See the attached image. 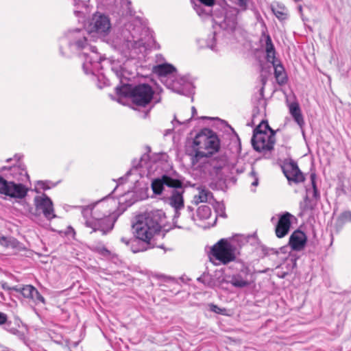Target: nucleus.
Wrapping results in <instances>:
<instances>
[{
    "label": "nucleus",
    "mask_w": 351,
    "mask_h": 351,
    "mask_svg": "<svg viewBox=\"0 0 351 351\" xmlns=\"http://www.w3.org/2000/svg\"><path fill=\"white\" fill-rule=\"evenodd\" d=\"M87 31L84 29H75L69 31L64 37L60 39V51L62 56L70 58L79 51L84 60L82 68L86 74L95 75L101 69V56L95 47L87 43Z\"/></svg>",
    "instance_id": "obj_1"
},
{
    "label": "nucleus",
    "mask_w": 351,
    "mask_h": 351,
    "mask_svg": "<svg viewBox=\"0 0 351 351\" xmlns=\"http://www.w3.org/2000/svg\"><path fill=\"white\" fill-rule=\"evenodd\" d=\"M152 189L154 194L162 195V198L167 199L169 204L175 208L173 219L175 227L182 229L187 228L188 222L195 221L193 208L191 206H188L186 208L187 218L182 219L180 222L178 220L180 216V210L184 207L182 195L184 190L180 180L164 175L152 181Z\"/></svg>",
    "instance_id": "obj_2"
},
{
    "label": "nucleus",
    "mask_w": 351,
    "mask_h": 351,
    "mask_svg": "<svg viewBox=\"0 0 351 351\" xmlns=\"http://www.w3.org/2000/svg\"><path fill=\"white\" fill-rule=\"evenodd\" d=\"M131 32L128 29H123L120 34L112 40L113 47L126 58L134 59L146 49L155 45L152 34L148 29H144L140 37L136 35V30Z\"/></svg>",
    "instance_id": "obj_3"
},
{
    "label": "nucleus",
    "mask_w": 351,
    "mask_h": 351,
    "mask_svg": "<svg viewBox=\"0 0 351 351\" xmlns=\"http://www.w3.org/2000/svg\"><path fill=\"white\" fill-rule=\"evenodd\" d=\"M108 206L107 202L101 200L82 207L84 224L91 228L92 232L100 231L102 235H105L113 229L118 215L108 209Z\"/></svg>",
    "instance_id": "obj_4"
},
{
    "label": "nucleus",
    "mask_w": 351,
    "mask_h": 351,
    "mask_svg": "<svg viewBox=\"0 0 351 351\" xmlns=\"http://www.w3.org/2000/svg\"><path fill=\"white\" fill-rule=\"evenodd\" d=\"M165 220V214L162 210H152L138 215L132 224L134 236L149 244L154 236L160 231Z\"/></svg>",
    "instance_id": "obj_5"
},
{
    "label": "nucleus",
    "mask_w": 351,
    "mask_h": 351,
    "mask_svg": "<svg viewBox=\"0 0 351 351\" xmlns=\"http://www.w3.org/2000/svg\"><path fill=\"white\" fill-rule=\"evenodd\" d=\"M220 147V142L215 133L210 129H203L196 134L191 149L186 152L191 156V164L195 165L202 158H208L217 152Z\"/></svg>",
    "instance_id": "obj_6"
},
{
    "label": "nucleus",
    "mask_w": 351,
    "mask_h": 351,
    "mask_svg": "<svg viewBox=\"0 0 351 351\" xmlns=\"http://www.w3.org/2000/svg\"><path fill=\"white\" fill-rule=\"evenodd\" d=\"M116 93L119 96L130 97L136 106L145 107L152 101L154 90L147 84H123L116 87Z\"/></svg>",
    "instance_id": "obj_7"
},
{
    "label": "nucleus",
    "mask_w": 351,
    "mask_h": 351,
    "mask_svg": "<svg viewBox=\"0 0 351 351\" xmlns=\"http://www.w3.org/2000/svg\"><path fill=\"white\" fill-rule=\"evenodd\" d=\"M264 127L269 128V124L267 121H262L260 124L254 130L253 136L251 139L253 148L258 152H265L271 151L276 143L275 132L271 130V132H263L259 130Z\"/></svg>",
    "instance_id": "obj_8"
},
{
    "label": "nucleus",
    "mask_w": 351,
    "mask_h": 351,
    "mask_svg": "<svg viewBox=\"0 0 351 351\" xmlns=\"http://www.w3.org/2000/svg\"><path fill=\"white\" fill-rule=\"evenodd\" d=\"M262 36L265 39V51L267 62L272 64L274 69V76L279 84H284L287 81V76L285 68L280 61L277 60L275 56L276 51L272 43L270 36L263 32Z\"/></svg>",
    "instance_id": "obj_9"
},
{
    "label": "nucleus",
    "mask_w": 351,
    "mask_h": 351,
    "mask_svg": "<svg viewBox=\"0 0 351 351\" xmlns=\"http://www.w3.org/2000/svg\"><path fill=\"white\" fill-rule=\"evenodd\" d=\"M209 257L212 261L215 260L219 263L228 264L235 259L234 248L230 242L222 239L212 247Z\"/></svg>",
    "instance_id": "obj_10"
},
{
    "label": "nucleus",
    "mask_w": 351,
    "mask_h": 351,
    "mask_svg": "<svg viewBox=\"0 0 351 351\" xmlns=\"http://www.w3.org/2000/svg\"><path fill=\"white\" fill-rule=\"evenodd\" d=\"M14 160L16 161L17 164L10 167L4 166L0 169V173L5 177L4 178L7 180L13 178L21 182L29 180V177L25 165L19 161V159L17 158L16 155L14 156ZM12 160H13V158H8L6 162H9Z\"/></svg>",
    "instance_id": "obj_11"
},
{
    "label": "nucleus",
    "mask_w": 351,
    "mask_h": 351,
    "mask_svg": "<svg viewBox=\"0 0 351 351\" xmlns=\"http://www.w3.org/2000/svg\"><path fill=\"white\" fill-rule=\"evenodd\" d=\"M28 192V189L21 183L8 181L0 176V193L16 199L24 198Z\"/></svg>",
    "instance_id": "obj_12"
},
{
    "label": "nucleus",
    "mask_w": 351,
    "mask_h": 351,
    "mask_svg": "<svg viewBox=\"0 0 351 351\" xmlns=\"http://www.w3.org/2000/svg\"><path fill=\"white\" fill-rule=\"evenodd\" d=\"M88 28L90 32H95L105 36L110 32L111 28L110 19L108 16L96 12L89 23Z\"/></svg>",
    "instance_id": "obj_13"
},
{
    "label": "nucleus",
    "mask_w": 351,
    "mask_h": 351,
    "mask_svg": "<svg viewBox=\"0 0 351 351\" xmlns=\"http://www.w3.org/2000/svg\"><path fill=\"white\" fill-rule=\"evenodd\" d=\"M252 272L248 267H243L238 272L230 277L228 282L236 288L250 287L253 282Z\"/></svg>",
    "instance_id": "obj_14"
},
{
    "label": "nucleus",
    "mask_w": 351,
    "mask_h": 351,
    "mask_svg": "<svg viewBox=\"0 0 351 351\" xmlns=\"http://www.w3.org/2000/svg\"><path fill=\"white\" fill-rule=\"evenodd\" d=\"M282 169L289 182H292L298 184L304 181V176L300 170L297 162L294 160L291 159L285 160Z\"/></svg>",
    "instance_id": "obj_15"
},
{
    "label": "nucleus",
    "mask_w": 351,
    "mask_h": 351,
    "mask_svg": "<svg viewBox=\"0 0 351 351\" xmlns=\"http://www.w3.org/2000/svg\"><path fill=\"white\" fill-rule=\"evenodd\" d=\"M34 204L37 210H41L47 219H52L56 216L54 214L53 205L51 199L45 194L34 197Z\"/></svg>",
    "instance_id": "obj_16"
},
{
    "label": "nucleus",
    "mask_w": 351,
    "mask_h": 351,
    "mask_svg": "<svg viewBox=\"0 0 351 351\" xmlns=\"http://www.w3.org/2000/svg\"><path fill=\"white\" fill-rule=\"evenodd\" d=\"M10 289L21 293L24 298L31 299L35 302L45 303L43 296L32 285H27L22 287L16 286L10 288Z\"/></svg>",
    "instance_id": "obj_17"
},
{
    "label": "nucleus",
    "mask_w": 351,
    "mask_h": 351,
    "mask_svg": "<svg viewBox=\"0 0 351 351\" xmlns=\"http://www.w3.org/2000/svg\"><path fill=\"white\" fill-rule=\"evenodd\" d=\"M292 217H293V216L288 212L280 216L275 230L276 235L278 238H283L288 234L291 227V219Z\"/></svg>",
    "instance_id": "obj_18"
},
{
    "label": "nucleus",
    "mask_w": 351,
    "mask_h": 351,
    "mask_svg": "<svg viewBox=\"0 0 351 351\" xmlns=\"http://www.w3.org/2000/svg\"><path fill=\"white\" fill-rule=\"evenodd\" d=\"M307 237L301 230L294 231L289 237V244L295 251L302 250L306 245Z\"/></svg>",
    "instance_id": "obj_19"
},
{
    "label": "nucleus",
    "mask_w": 351,
    "mask_h": 351,
    "mask_svg": "<svg viewBox=\"0 0 351 351\" xmlns=\"http://www.w3.org/2000/svg\"><path fill=\"white\" fill-rule=\"evenodd\" d=\"M289 113L293 117V120L302 128L304 125V120L300 108L299 104L296 101L292 102L288 105Z\"/></svg>",
    "instance_id": "obj_20"
},
{
    "label": "nucleus",
    "mask_w": 351,
    "mask_h": 351,
    "mask_svg": "<svg viewBox=\"0 0 351 351\" xmlns=\"http://www.w3.org/2000/svg\"><path fill=\"white\" fill-rule=\"evenodd\" d=\"M176 68L170 64H162L154 67L153 71L159 76H167L175 72Z\"/></svg>",
    "instance_id": "obj_21"
},
{
    "label": "nucleus",
    "mask_w": 351,
    "mask_h": 351,
    "mask_svg": "<svg viewBox=\"0 0 351 351\" xmlns=\"http://www.w3.org/2000/svg\"><path fill=\"white\" fill-rule=\"evenodd\" d=\"M237 24V16L234 14L227 13L223 21L220 23L221 28L232 31L236 28Z\"/></svg>",
    "instance_id": "obj_22"
},
{
    "label": "nucleus",
    "mask_w": 351,
    "mask_h": 351,
    "mask_svg": "<svg viewBox=\"0 0 351 351\" xmlns=\"http://www.w3.org/2000/svg\"><path fill=\"white\" fill-rule=\"evenodd\" d=\"M193 9L196 13L202 18L209 16L211 13L210 7L204 6L203 3H196L194 0H191Z\"/></svg>",
    "instance_id": "obj_23"
},
{
    "label": "nucleus",
    "mask_w": 351,
    "mask_h": 351,
    "mask_svg": "<svg viewBox=\"0 0 351 351\" xmlns=\"http://www.w3.org/2000/svg\"><path fill=\"white\" fill-rule=\"evenodd\" d=\"M0 245L5 248L18 249L20 243L14 237L0 235Z\"/></svg>",
    "instance_id": "obj_24"
},
{
    "label": "nucleus",
    "mask_w": 351,
    "mask_h": 351,
    "mask_svg": "<svg viewBox=\"0 0 351 351\" xmlns=\"http://www.w3.org/2000/svg\"><path fill=\"white\" fill-rule=\"evenodd\" d=\"M121 241L125 244L128 246H130V250L134 253H137L139 252H143L147 250V247H134V245L140 243V239L134 236V237L131 239H128L126 237H122L121 239Z\"/></svg>",
    "instance_id": "obj_25"
},
{
    "label": "nucleus",
    "mask_w": 351,
    "mask_h": 351,
    "mask_svg": "<svg viewBox=\"0 0 351 351\" xmlns=\"http://www.w3.org/2000/svg\"><path fill=\"white\" fill-rule=\"evenodd\" d=\"M213 197L212 193L205 189H199L197 195H195L193 197V202L195 204H198L201 202H206Z\"/></svg>",
    "instance_id": "obj_26"
},
{
    "label": "nucleus",
    "mask_w": 351,
    "mask_h": 351,
    "mask_svg": "<svg viewBox=\"0 0 351 351\" xmlns=\"http://www.w3.org/2000/svg\"><path fill=\"white\" fill-rule=\"evenodd\" d=\"M316 174L315 173L313 172L310 175V179H311V183L312 189L306 188V191L307 194H310L312 193L313 198L315 200V202H317V200L320 198V194L317 189V184H316Z\"/></svg>",
    "instance_id": "obj_27"
},
{
    "label": "nucleus",
    "mask_w": 351,
    "mask_h": 351,
    "mask_svg": "<svg viewBox=\"0 0 351 351\" xmlns=\"http://www.w3.org/2000/svg\"><path fill=\"white\" fill-rule=\"evenodd\" d=\"M315 204L316 202L313 204V201L311 200L308 197V195H306L304 199V201L300 204V216H303L306 215L308 211L313 210Z\"/></svg>",
    "instance_id": "obj_28"
},
{
    "label": "nucleus",
    "mask_w": 351,
    "mask_h": 351,
    "mask_svg": "<svg viewBox=\"0 0 351 351\" xmlns=\"http://www.w3.org/2000/svg\"><path fill=\"white\" fill-rule=\"evenodd\" d=\"M111 70L120 80L121 82H123V80L127 78L125 75L126 71L123 68V66L119 64V62L113 61L112 62Z\"/></svg>",
    "instance_id": "obj_29"
},
{
    "label": "nucleus",
    "mask_w": 351,
    "mask_h": 351,
    "mask_svg": "<svg viewBox=\"0 0 351 351\" xmlns=\"http://www.w3.org/2000/svg\"><path fill=\"white\" fill-rule=\"evenodd\" d=\"M147 153L144 154L139 160L136 161V160H134L132 162V167L135 169H137L138 167H143L144 166H146L148 165V162L149 161L150 157L149 155V153L151 152V147L149 146L146 147Z\"/></svg>",
    "instance_id": "obj_30"
},
{
    "label": "nucleus",
    "mask_w": 351,
    "mask_h": 351,
    "mask_svg": "<svg viewBox=\"0 0 351 351\" xmlns=\"http://www.w3.org/2000/svg\"><path fill=\"white\" fill-rule=\"evenodd\" d=\"M274 15L280 21H283L287 18V10L284 5L277 4L271 8Z\"/></svg>",
    "instance_id": "obj_31"
},
{
    "label": "nucleus",
    "mask_w": 351,
    "mask_h": 351,
    "mask_svg": "<svg viewBox=\"0 0 351 351\" xmlns=\"http://www.w3.org/2000/svg\"><path fill=\"white\" fill-rule=\"evenodd\" d=\"M197 215L200 219H207L211 215V208L209 206H200L197 210Z\"/></svg>",
    "instance_id": "obj_32"
},
{
    "label": "nucleus",
    "mask_w": 351,
    "mask_h": 351,
    "mask_svg": "<svg viewBox=\"0 0 351 351\" xmlns=\"http://www.w3.org/2000/svg\"><path fill=\"white\" fill-rule=\"evenodd\" d=\"M93 251L99 254L104 257H110L111 252L108 250L102 243L93 244L91 247Z\"/></svg>",
    "instance_id": "obj_33"
},
{
    "label": "nucleus",
    "mask_w": 351,
    "mask_h": 351,
    "mask_svg": "<svg viewBox=\"0 0 351 351\" xmlns=\"http://www.w3.org/2000/svg\"><path fill=\"white\" fill-rule=\"evenodd\" d=\"M50 189L49 181L38 180L36 182L34 191L37 193H40L41 190H47Z\"/></svg>",
    "instance_id": "obj_34"
},
{
    "label": "nucleus",
    "mask_w": 351,
    "mask_h": 351,
    "mask_svg": "<svg viewBox=\"0 0 351 351\" xmlns=\"http://www.w3.org/2000/svg\"><path fill=\"white\" fill-rule=\"evenodd\" d=\"M339 220L341 223H347V222H351V211H345L343 212L339 217Z\"/></svg>",
    "instance_id": "obj_35"
},
{
    "label": "nucleus",
    "mask_w": 351,
    "mask_h": 351,
    "mask_svg": "<svg viewBox=\"0 0 351 351\" xmlns=\"http://www.w3.org/2000/svg\"><path fill=\"white\" fill-rule=\"evenodd\" d=\"M208 306H209L210 311L212 312H214L215 313L220 314V315H225V313L226 312V308H221L219 307L218 306H217L216 304H210Z\"/></svg>",
    "instance_id": "obj_36"
},
{
    "label": "nucleus",
    "mask_w": 351,
    "mask_h": 351,
    "mask_svg": "<svg viewBox=\"0 0 351 351\" xmlns=\"http://www.w3.org/2000/svg\"><path fill=\"white\" fill-rule=\"evenodd\" d=\"M215 41V32H213V34L211 36V38L207 40V47L213 51H216L215 45L214 44Z\"/></svg>",
    "instance_id": "obj_37"
},
{
    "label": "nucleus",
    "mask_w": 351,
    "mask_h": 351,
    "mask_svg": "<svg viewBox=\"0 0 351 351\" xmlns=\"http://www.w3.org/2000/svg\"><path fill=\"white\" fill-rule=\"evenodd\" d=\"M198 2L203 3L204 6L211 7L215 3V0H198Z\"/></svg>",
    "instance_id": "obj_38"
},
{
    "label": "nucleus",
    "mask_w": 351,
    "mask_h": 351,
    "mask_svg": "<svg viewBox=\"0 0 351 351\" xmlns=\"http://www.w3.org/2000/svg\"><path fill=\"white\" fill-rule=\"evenodd\" d=\"M251 175L254 178V181L252 182V186H258V178L256 176V173H255L254 171H252Z\"/></svg>",
    "instance_id": "obj_39"
},
{
    "label": "nucleus",
    "mask_w": 351,
    "mask_h": 351,
    "mask_svg": "<svg viewBox=\"0 0 351 351\" xmlns=\"http://www.w3.org/2000/svg\"><path fill=\"white\" fill-rule=\"evenodd\" d=\"M8 316L6 314L0 312V325L4 324L7 322Z\"/></svg>",
    "instance_id": "obj_40"
},
{
    "label": "nucleus",
    "mask_w": 351,
    "mask_h": 351,
    "mask_svg": "<svg viewBox=\"0 0 351 351\" xmlns=\"http://www.w3.org/2000/svg\"><path fill=\"white\" fill-rule=\"evenodd\" d=\"M237 5L242 10H245L247 8V0H237Z\"/></svg>",
    "instance_id": "obj_41"
},
{
    "label": "nucleus",
    "mask_w": 351,
    "mask_h": 351,
    "mask_svg": "<svg viewBox=\"0 0 351 351\" xmlns=\"http://www.w3.org/2000/svg\"><path fill=\"white\" fill-rule=\"evenodd\" d=\"M225 164H226V161L224 160H221L219 165H213L215 169H216L217 170H219V169H222V167L225 165Z\"/></svg>",
    "instance_id": "obj_42"
},
{
    "label": "nucleus",
    "mask_w": 351,
    "mask_h": 351,
    "mask_svg": "<svg viewBox=\"0 0 351 351\" xmlns=\"http://www.w3.org/2000/svg\"><path fill=\"white\" fill-rule=\"evenodd\" d=\"M271 130H272L270 127L269 126V128H265L264 127H262L259 131L263 132H271Z\"/></svg>",
    "instance_id": "obj_43"
},
{
    "label": "nucleus",
    "mask_w": 351,
    "mask_h": 351,
    "mask_svg": "<svg viewBox=\"0 0 351 351\" xmlns=\"http://www.w3.org/2000/svg\"><path fill=\"white\" fill-rule=\"evenodd\" d=\"M80 4L84 5V3L81 1L80 0H74V5L75 6H80Z\"/></svg>",
    "instance_id": "obj_44"
},
{
    "label": "nucleus",
    "mask_w": 351,
    "mask_h": 351,
    "mask_svg": "<svg viewBox=\"0 0 351 351\" xmlns=\"http://www.w3.org/2000/svg\"><path fill=\"white\" fill-rule=\"evenodd\" d=\"M263 91H264V88L262 87L260 90V97H261V101H263Z\"/></svg>",
    "instance_id": "obj_45"
},
{
    "label": "nucleus",
    "mask_w": 351,
    "mask_h": 351,
    "mask_svg": "<svg viewBox=\"0 0 351 351\" xmlns=\"http://www.w3.org/2000/svg\"><path fill=\"white\" fill-rule=\"evenodd\" d=\"M191 110H192V117H193L195 115V114L197 113V111L194 106L192 107Z\"/></svg>",
    "instance_id": "obj_46"
},
{
    "label": "nucleus",
    "mask_w": 351,
    "mask_h": 351,
    "mask_svg": "<svg viewBox=\"0 0 351 351\" xmlns=\"http://www.w3.org/2000/svg\"><path fill=\"white\" fill-rule=\"evenodd\" d=\"M141 242L142 241H140V243L139 244L134 245V247H145L144 246L142 245Z\"/></svg>",
    "instance_id": "obj_47"
},
{
    "label": "nucleus",
    "mask_w": 351,
    "mask_h": 351,
    "mask_svg": "<svg viewBox=\"0 0 351 351\" xmlns=\"http://www.w3.org/2000/svg\"><path fill=\"white\" fill-rule=\"evenodd\" d=\"M298 11L300 12V13L302 14V7L301 5H299L298 7Z\"/></svg>",
    "instance_id": "obj_48"
},
{
    "label": "nucleus",
    "mask_w": 351,
    "mask_h": 351,
    "mask_svg": "<svg viewBox=\"0 0 351 351\" xmlns=\"http://www.w3.org/2000/svg\"><path fill=\"white\" fill-rule=\"evenodd\" d=\"M203 278H204V277H199V278H197V280L204 282L203 281Z\"/></svg>",
    "instance_id": "obj_49"
},
{
    "label": "nucleus",
    "mask_w": 351,
    "mask_h": 351,
    "mask_svg": "<svg viewBox=\"0 0 351 351\" xmlns=\"http://www.w3.org/2000/svg\"><path fill=\"white\" fill-rule=\"evenodd\" d=\"M80 12V11H75V14H77Z\"/></svg>",
    "instance_id": "obj_50"
},
{
    "label": "nucleus",
    "mask_w": 351,
    "mask_h": 351,
    "mask_svg": "<svg viewBox=\"0 0 351 351\" xmlns=\"http://www.w3.org/2000/svg\"><path fill=\"white\" fill-rule=\"evenodd\" d=\"M111 203H113L114 204H116L115 201L114 200H112Z\"/></svg>",
    "instance_id": "obj_51"
},
{
    "label": "nucleus",
    "mask_w": 351,
    "mask_h": 351,
    "mask_svg": "<svg viewBox=\"0 0 351 351\" xmlns=\"http://www.w3.org/2000/svg\"><path fill=\"white\" fill-rule=\"evenodd\" d=\"M130 171H128V172L127 173L126 176H128V175H130Z\"/></svg>",
    "instance_id": "obj_52"
}]
</instances>
